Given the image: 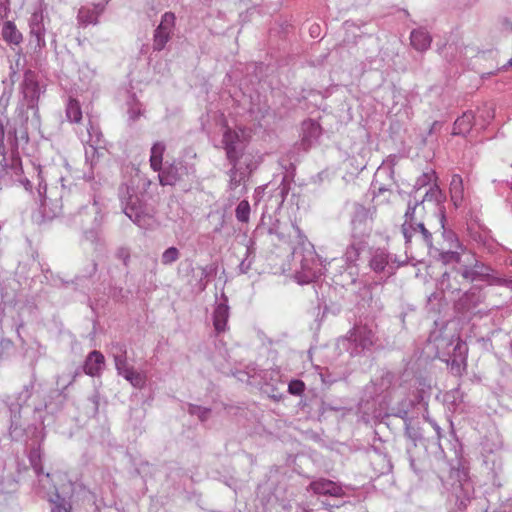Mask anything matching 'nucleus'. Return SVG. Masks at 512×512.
Returning <instances> with one entry per match:
<instances>
[{"mask_svg": "<svg viewBox=\"0 0 512 512\" xmlns=\"http://www.w3.org/2000/svg\"><path fill=\"white\" fill-rule=\"evenodd\" d=\"M268 232L270 235L277 236L282 242L292 243V239H295L291 269L298 283H310L321 274L323 262L317 255L314 245L302 234L299 226H272Z\"/></svg>", "mask_w": 512, "mask_h": 512, "instance_id": "1", "label": "nucleus"}, {"mask_svg": "<svg viewBox=\"0 0 512 512\" xmlns=\"http://www.w3.org/2000/svg\"><path fill=\"white\" fill-rule=\"evenodd\" d=\"M419 181L423 184L433 182L426 191L421 202L408 208L405 213L406 222L411 224H423L424 220L436 221L443 224L446 221L444 202L446 196L440 189L437 181L436 172L431 170L424 173Z\"/></svg>", "mask_w": 512, "mask_h": 512, "instance_id": "2", "label": "nucleus"}, {"mask_svg": "<svg viewBox=\"0 0 512 512\" xmlns=\"http://www.w3.org/2000/svg\"><path fill=\"white\" fill-rule=\"evenodd\" d=\"M446 484L450 486L455 503L459 509H465L475 498L474 483L469 476L468 470L459 462L451 467Z\"/></svg>", "mask_w": 512, "mask_h": 512, "instance_id": "3", "label": "nucleus"}, {"mask_svg": "<svg viewBox=\"0 0 512 512\" xmlns=\"http://www.w3.org/2000/svg\"><path fill=\"white\" fill-rule=\"evenodd\" d=\"M471 259V262L461 265L457 270L465 280L481 281L489 285L505 286L512 289V280L497 276L489 265L477 260L473 255H471Z\"/></svg>", "mask_w": 512, "mask_h": 512, "instance_id": "4", "label": "nucleus"}, {"mask_svg": "<svg viewBox=\"0 0 512 512\" xmlns=\"http://www.w3.org/2000/svg\"><path fill=\"white\" fill-rule=\"evenodd\" d=\"M375 333L367 325H355L346 337L339 340V344L345 347L350 355H357L362 350L369 349L375 343Z\"/></svg>", "mask_w": 512, "mask_h": 512, "instance_id": "5", "label": "nucleus"}, {"mask_svg": "<svg viewBox=\"0 0 512 512\" xmlns=\"http://www.w3.org/2000/svg\"><path fill=\"white\" fill-rule=\"evenodd\" d=\"M362 226H355L352 232V240L350 245L346 248L344 253V260L348 267H355L359 260L360 254L365 250L368 245L369 233L360 230Z\"/></svg>", "mask_w": 512, "mask_h": 512, "instance_id": "6", "label": "nucleus"}, {"mask_svg": "<svg viewBox=\"0 0 512 512\" xmlns=\"http://www.w3.org/2000/svg\"><path fill=\"white\" fill-rule=\"evenodd\" d=\"M11 420L9 435L13 441H27L39 433L38 427L34 424H27L22 421L21 414L10 408Z\"/></svg>", "mask_w": 512, "mask_h": 512, "instance_id": "7", "label": "nucleus"}, {"mask_svg": "<svg viewBox=\"0 0 512 512\" xmlns=\"http://www.w3.org/2000/svg\"><path fill=\"white\" fill-rule=\"evenodd\" d=\"M229 315L230 308L228 305V298L224 293H222L220 298H217L213 311V326L217 334L223 333L227 330Z\"/></svg>", "mask_w": 512, "mask_h": 512, "instance_id": "8", "label": "nucleus"}, {"mask_svg": "<svg viewBox=\"0 0 512 512\" xmlns=\"http://www.w3.org/2000/svg\"><path fill=\"white\" fill-rule=\"evenodd\" d=\"M369 261L368 265L370 269L375 273H382L388 269V274H391L389 269L392 256L384 248H373L369 250Z\"/></svg>", "mask_w": 512, "mask_h": 512, "instance_id": "9", "label": "nucleus"}, {"mask_svg": "<svg viewBox=\"0 0 512 512\" xmlns=\"http://www.w3.org/2000/svg\"><path fill=\"white\" fill-rule=\"evenodd\" d=\"M309 489L313 491V493L319 495H328L332 497H342L344 495L343 488L340 484L325 478H319L312 481L309 484Z\"/></svg>", "mask_w": 512, "mask_h": 512, "instance_id": "10", "label": "nucleus"}, {"mask_svg": "<svg viewBox=\"0 0 512 512\" xmlns=\"http://www.w3.org/2000/svg\"><path fill=\"white\" fill-rule=\"evenodd\" d=\"M239 141V134L226 126L223 133L222 143L226 151L228 160L234 165L239 159V154L236 150V143Z\"/></svg>", "mask_w": 512, "mask_h": 512, "instance_id": "11", "label": "nucleus"}, {"mask_svg": "<svg viewBox=\"0 0 512 512\" xmlns=\"http://www.w3.org/2000/svg\"><path fill=\"white\" fill-rule=\"evenodd\" d=\"M43 14L35 12L31 15L29 20V28L31 37L35 38L36 45L41 49L45 47V27L43 23Z\"/></svg>", "mask_w": 512, "mask_h": 512, "instance_id": "12", "label": "nucleus"}, {"mask_svg": "<svg viewBox=\"0 0 512 512\" xmlns=\"http://www.w3.org/2000/svg\"><path fill=\"white\" fill-rule=\"evenodd\" d=\"M28 459L30 462L31 467L33 468L36 476L39 479V482H49L50 481V474L44 473L43 466L41 462V449L40 445H37L35 447H31Z\"/></svg>", "mask_w": 512, "mask_h": 512, "instance_id": "13", "label": "nucleus"}, {"mask_svg": "<svg viewBox=\"0 0 512 512\" xmlns=\"http://www.w3.org/2000/svg\"><path fill=\"white\" fill-rule=\"evenodd\" d=\"M105 363L104 356L101 352L94 350L89 353L85 360L84 371L90 376H97L103 370Z\"/></svg>", "mask_w": 512, "mask_h": 512, "instance_id": "14", "label": "nucleus"}, {"mask_svg": "<svg viewBox=\"0 0 512 512\" xmlns=\"http://www.w3.org/2000/svg\"><path fill=\"white\" fill-rule=\"evenodd\" d=\"M371 465L374 471L380 475L388 474L392 471V463L386 454L374 451L370 455Z\"/></svg>", "mask_w": 512, "mask_h": 512, "instance_id": "15", "label": "nucleus"}, {"mask_svg": "<svg viewBox=\"0 0 512 512\" xmlns=\"http://www.w3.org/2000/svg\"><path fill=\"white\" fill-rule=\"evenodd\" d=\"M117 372L120 376L124 377L130 384L135 388H142L146 383V376L142 373L134 370L132 366L128 364L123 368L117 369Z\"/></svg>", "mask_w": 512, "mask_h": 512, "instance_id": "16", "label": "nucleus"}, {"mask_svg": "<svg viewBox=\"0 0 512 512\" xmlns=\"http://www.w3.org/2000/svg\"><path fill=\"white\" fill-rule=\"evenodd\" d=\"M474 124V115L468 111L458 117L454 122L453 134L454 135H466L469 133Z\"/></svg>", "mask_w": 512, "mask_h": 512, "instance_id": "17", "label": "nucleus"}, {"mask_svg": "<svg viewBox=\"0 0 512 512\" xmlns=\"http://www.w3.org/2000/svg\"><path fill=\"white\" fill-rule=\"evenodd\" d=\"M460 350V357L448 356L447 359H443L450 367L454 374H461L466 364V356L468 348L466 344H460L458 347Z\"/></svg>", "mask_w": 512, "mask_h": 512, "instance_id": "18", "label": "nucleus"}, {"mask_svg": "<svg viewBox=\"0 0 512 512\" xmlns=\"http://www.w3.org/2000/svg\"><path fill=\"white\" fill-rule=\"evenodd\" d=\"M450 196L456 207L460 206L464 199L463 180L460 175H453L450 182Z\"/></svg>", "mask_w": 512, "mask_h": 512, "instance_id": "19", "label": "nucleus"}, {"mask_svg": "<svg viewBox=\"0 0 512 512\" xmlns=\"http://www.w3.org/2000/svg\"><path fill=\"white\" fill-rule=\"evenodd\" d=\"M2 37L7 43L12 45H19L23 40L22 33L17 29L16 25L12 21L4 23L2 28Z\"/></svg>", "mask_w": 512, "mask_h": 512, "instance_id": "20", "label": "nucleus"}, {"mask_svg": "<svg viewBox=\"0 0 512 512\" xmlns=\"http://www.w3.org/2000/svg\"><path fill=\"white\" fill-rule=\"evenodd\" d=\"M412 46L418 51L426 50L431 44V37L423 29L413 30L410 35Z\"/></svg>", "mask_w": 512, "mask_h": 512, "instance_id": "21", "label": "nucleus"}, {"mask_svg": "<svg viewBox=\"0 0 512 512\" xmlns=\"http://www.w3.org/2000/svg\"><path fill=\"white\" fill-rule=\"evenodd\" d=\"M111 355L113 357L116 370L127 365V348L124 343L116 342L111 346Z\"/></svg>", "mask_w": 512, "mask_h": 512, "instance_id": "22", "label": "nucleus"}, {"mask_svg": "<svg viewBox=\"0 0 512 512\" xmlns=\"http://www.w3.org/2000/svg\"><path fill=\"white\" fill-rule=\"evenodd\" d=\"M165 145L162 142H156L151 148L150 166L155 172L162 169L163 154Z\"/></svg>", "mask_w": 512, "mask_h": 512, "instance_id": "23", "label": "nucleus"}, {"mask_svg": "<svg viewBox=\"0 0 512 512\" xmlns=\"http://www.w3.org/2000/svg\"><path fill=\"white\" fill-rule=\"evenodd\" d=\"M33 391L34 381L24 385L22 390L16 396V403H11L9 405V409L12 407L16 412L20 413L21 407L31 398Z\"/></svg>", "mask_w": 512, "mask_h": 512, "instance_id": "24", "label": "nucleus"}, {"mask_svg": "<svg viewBox=\"0 0 512 512\" xmlns=\"http://www.w3.org/2000/svg\"><path fill=\"white\" fill-rule=\"evenodd\" d=\"M255 261V248L253 241H250V244L246 247L245 257L242 259L240 264L238 265L239 274H248L253 267Z\"/></svg>", "mask_w": 512, "mask_h": 512, "instance_id": "25", "label": "nucleus"}, {"mask_svg": "<svg viewBox=\"0 0 512 512\" xmlns=\"http://www.w3.org/2000/svg\"><path fill=\"white\" fill-rule=\"evenodd\" d=\"M303 140L311 141L312 139H317L321 135V126L313 121L308 120L303 122Z\"/></svg>", "mask_w": 512, "mask_h": 512, "instance_id": "26", "label": "nucleus"}, {"mask_svg": "<svg viewBox=\"0 0 512 512\" xmlns=\"http://www.w3.org/2000/svg\"><path fill=\"white\" fill-rule=\"evenodd\" d=\"M67 118L75 123H80L82 120V110L78 100L70 99L66 107Z\"/></svg>", "mask_w": 512, "mask_h": 512, "instance_id": "27", "label": "nucleus"}, {"mask_svg": "<svg viewBox=\"0 0 512 512\" xmlns=\"http://www.w3.org/2000/svg\"><path fill=\"white\" fill-rule=\"evenodd\" d=\"M405 425V435L411 440L414 445L417 444L418 441L422 440L423 435L419 425L414 420H406Z\"/></svg>", "mask_w": 512, "mask_h": 512, "instance_id": "28", "label": "nucleus"}, {"mask_svg": "<svg viewBox=\"0 0 512 512\" xmlns=\"http://www.w3.org/2000/svg\"><path fill=\"white\" fill-rule=\"evenodd\" d=\"M403 227V234L407 241H409L410 234L409 231L412 230L414 232L420 233L424 241L427 243L428 246H432V235L431 233L426 229V226H402Z\"/></svg>", "mask_w": 512, "mask_h": 512, "instance_id": "29", "label": "nucleus"}, {"mask_svg": "<svg viewBox=\"0 0 512 512\" xmlns=\"http://www.w3.org/2000/svg\"><path fill=\"white\" fill-rule=\"evenodd\" d=\"M439 231L441 232V236L443 237L444 242L447 243V247L449 249L459 246L458 237L456 233L450 229V226H441Z\"/></svg>", "mask_w": 512, "mask_h": 512, "instance_id": "30", "label": "nucleus"}, {"mask_svg": "<svg viewBox=\"0 0 512 512\" xmlns=\"http://www.w3.org/2000/svg\"><path fill=\"white\" fill-rule=\"evenodd\" d=\"M53 504L51 512H70L71 504L64 497L60 496L58 492L50 499Z\"/></svg>", "mask_w": 512, "mask_h": 512, "instance_id": "31", "label": "nucleus"}, {"mask_svg": "<svg viewBox=\"0 0 512 512\" xmlns=\"http://www.w3.org/2000/svg\"><path fill=\"white\" fill-rule=\"evenodd\" d=\"M170 34L171 33H169V31H163V29L157 27L154 33V50L161 51L165 47L166 43L169 41Z\"/></svg>", "mask_w": 512, "mask_h": 512, "instance_id": "32", "label": "nucleus"}, {"mask_svg": "<svg viewBox=\"0 0 512 512\" xmlns=\"http://www.w3.org/2000/svg\"><path fill=\"white\" fill-rule=\"evenodd\" d=\"M394 195L393 191L387 188H379L378 191L374 194L373 202L376 206H381L390 203L392 196Z\"/></svg>", "mask_w": 512, "mask_h": 512, "instance_id": "33", "label": "nucleus"}, {"mask_svg": "<svg viewBox=\"0 0 512 512\" xmlns=\"http://www.w3.org/2000/svg\"><path fill=\"white\" fill-rule=\"evenodd\" d=\"M236 218L239 222L246 223L249 221L250 204L247 200H242L236 208Z\"/></svg>", "mask_w": 512, "mask_h": 512, "instance_id": "34", "label": "nucleus"}, {"mask_svg": "<svg viewBox=\"0 0 512 512\" xmlns=\"http://www.w3.org/2000/svg\"><path fill=\"white\" fill-rule=\"evenodd\" d=\"M180 253L176 247H169L161 256V262L164 265H171L179 259Z\"/></svg>", "mask_w": 512, "mask_h": 512, "instance_id": "35", "label": "nucleus"}, {"mask_svg": "<svg viewBox=\"0 0 512 512\" xmlns=\"http://www.w3.org/2000/svg\"><path fill=\"white\" fill-rule=\"evenodd\" d=\"M188 412L191 415L197 416L199 420L203 422L208 419L211 409L191 404L189 405Z\"/></svg>", "mask_w": 512, "mask_h": 512, "instance_id": "36", "label": "nucleus"}, {"mask_svg": "<svg viewBox=\"0 0 512 512\" xmlns=\"http://www.w3.org/2000/svg\"><path fill=\"white\" fill-rule=\"evenodd\" d=\"M441 250L442 251L440 253V257H441V260L443 261V263L448 264V263L456 262L458 264H461V256L458 252L451 251L450 249L445 250V247H441Z\"/></svg>", "mask_w": 512, "mask_h": 512, "instance_id": "37", "label": "nucleus"}, {"mask_svg": "<svg viewBox=\"0 0 512 512\" xmlns=\"http://www.w3.org/2000/svg\"><path fill=\"white\" fill-rule=\"evenodd\" d=\"M175 24V15L172 12H166L161 19V22L158 28L163 29V31H169L171 33L172 28Z\"/></svg>", "mask_w": 512, "mask_h": 512, "instance_id": "38", "label": "nucleus"}, {"mask_svg": "<svg viewBox=\"0 0 512 512\" xmlns=\"http://www.w3.org/2000/svg\"><path fill=\"white\" fill-rule=\"evenodd\" d=\"M305 390V384L301 380H291L288 384V391L290 394L300 396Z\"/></svg>", "mask_w": 512, "mask_h": 512, "instance_id": "39", "label": "nucleus"}, {"mask_svg": "<svg viewBox=\"0 0 512 512\" xmlns=\"http://www.w3.org/2000/svg\"><path fill=\"white\" fill-rule=\"evenodd\" d=\"M11 168L15 170L17 173L22 172V161L17 150L12 152L11 155Z\"/></svg>", "mask_w": 512, "mask_h": 512, "instance_id": "40", "label": "nucleus"}, {"mask_svg": "<svg viewBox=\"0 0 512 512\" xmlns=\"http://www.w3.org/2000/svg\"><path fill=\"white\" fill-rule=\"evenodd\" d=\"M410 467L415 474L420 475L424 470V463L420 459H415L409 455Z\"/></svg>", "mask_w": 512, "mask_h": 512, "instance_id": "41", "label": "nucleus"}, {"mask_svg": "<svg viewBox=\"0 0 512 512\" xmlns=\"http://www.w3.org/2000/svg\"><path fill=\"white\" fill-rule=\"evenodd\" d=\"M116 257L123 262L125 266H128L130 261V251L126 247H120L116 251Z\"/></svg>", "mask_w": 512, "mask_h": 512, "instance_id": "42", "label": "nucleus"}, {"mask_svg": "<svg viewBox=\"0 0 512 512\" xmlns=\"http://www.w3.org/2000/svg\"><path fill=\"white\" fill-rule=\"evenodd\" d=\"M440 287L442 290H450V291H457V287H453L450 284V274L445 272L442 274L441 280H440Z\"/></svg>", "mask_w": 512, "mask_h": 512, "instance_id": "43", "label": "nucleus"}, {"mask_svg": "<svg viewBox=\"0 0 512 512\" xmlns=\"http://www.w3.org/2000/svg\"><path fill=\"white\" fill-rule=\"evenodd\" d=\"M159 182L162 186L173 185L176 182V177L169 172H163L158 175Z\"/></svg>", "mask_w": 512, "mask_h": 512, "instance_id": "44", "label": "nucleus"}, {"mask_svg": "<svg viewBox=\"0 0 512 512\" xmlns=\"http://www.w3.org/2000/svg\"><path fill=\"white\" fill-rule=\"evenodd\" d=\"M394 380V374L391 372H386L380 379V389L383 391L388 389Z\"/></svg>", "mask_w": 512, "mask_h": 512, "instance_id": "45", "label": "nucleus"}, {"mask_svg": "<svg viewBox=\"0 0 512 512\" xmlns=\"http://www.w3.org/2000/svg\"><path fill=\"white\" fill-rule=\"evenodd\" d=\"M460 344H466L464 341H462L459 337L456 339H452L450 341V345L453 346L452 353L448 352V356L451 357H460V350H458V347Z\"/></svg>", "mask_w": 512, "mask_h": 512, "instance_id": "46", "label": "nucleus"}, {"mask_svg": "<svg viewBox=\"0 0 512 512\" xmlns=\"http://www.w3.org/2000/svg\"><path fill=\"white\" fill-rule=\"evenodd\" d=\"M85 239L91 242H95L98 240V230L95 228H90L89 230L85 231Z\"/></svg>", "mask_w": 512, "mask_h": 512, "instance_id": "47", "label": "nucleus"}, {"mask_svg": "<svg viewBox=\"0 0 512 512\" xmlns=\"http://www.w3.org/2000/svg\"><path fill=\"white\" fill-rule=\"evenodd\" d=\"M395 416L401 418L404 420V424H406V420H413L412 418L408 417V410L406 409H397V412L394 414Z\"/></svg>", "mask_w": 512, "mask_h": 512, "instance_id": "48", "label": "nucleus"}, {"mask_svg": "<svg viewBox=\"0 0 512 512\" xmlns=\"http://www.w3.org/2000/svg\"><path fill=\"white\" fill-rule=\"evenodd\" d=\"M416 381L418 382L419 391L421 393H425V389L430 388V384L426 382V379H417Z\"/></svg>", "mask_w": 512, "mask_h": 512, "instance_id": "49", "label": "nucleus"}, {"mask_svg": "<svg viewBox=\"0 0 512 512\" xmlns=\"http://www.w3.org/2000/svg\"><path fill=\"white\" fill-rule=\"evenodd\" d=\"M427 421L431 424V426L434 428L436 434H437V437L438 439L441 438V428L440 426L434 421V420H431L429 418H426Z\"/></svg>", "mask_w": 512, "mask_h": 512, "instance_id": "50", "label": "nucleus"}, {"mask_svg": "<svg viewBox=\"0 0 512 512\" xmlns=\"http://www.w3.org/2000/svg\"><path fill=\"white\" fill-rule=\"evenodd\" d=\"M319 30V26L318 25H314L311 27V32L312 33H316V31Z\"/></svg>", "mask_w": 512, "mask_h": 512, "instance_id": "51", "label": "nucleus"}, {"mask_svg": "<svg viewBox=\"0 0 512 512\" xmlns=\"http://www.w3.org/2000/svg\"><path fill=\"white\" fill-rule=\"evenodd\" d=\"M469 297H470V294H469V293H466V294H465V301H467V300L469 299Z\"/></svg>", "mask_w": 512, "mask_h": 512, "instance_id": "52", "label": "nucleus"}, {"mask_svg": "<svg viewBox=\"0 0 512 512\" xmlns=\"http://www.w3.org/2000/svg\"><path fill=\"white\" fill-rule=\"evenodd\" d=\"M75 377H76V374L72 377L71 381H69V383H68L69 385L72 384V382L74 381Z\"/></svg>", "mask_w": 512, "mask_h": 512, "instance_id": "53", "label": "nucleus"}, {"mask_svg": "<svg viewBox=\"0 0 512 512\" xmlns=\"http://www.w3.org/2000/svg\"><path fill=\"white\" fill-rule=\"evenodd\" d=\"M96 269H97V264H96V263H94V264H93V271L95 272V271H96Z\"/></svg>", "mask_w": 512, "mask_h": 512, "instance_id": "54", "label": "nucleus"}, {"mask_svg": "<svg viewBox=\"0 0 512 512\" xmlns=\"http://www.w3.org/2000/svg\"><path fill=\"white\" fill-rule=\"evenodd\" d=\"M509 263L512 266V256L510 257Z\"/></svg>", "mask_w": 512, "mask_h": 512, "instance_id": "55", "label": "nucleus"}]
</instances>
